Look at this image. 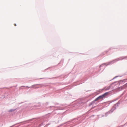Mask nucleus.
Returning a JSON list of instances; mask_svg holds the SVG:
<instances>
[{
  "instance_id": "nucleus-1",
  "label": "nucleus",
  "mask_w": 127,
  "mask_h": 127,
  "mask_svg": "<svg viewBox=\"0 0 127 127\" xmlns=\"http://www.w3.org/2000/svg\"><path fill=\"white\" fill-rule=\"evenodd\" d=\"M108 93H106L102 95L99 96L98 97L96 98L95 99V101H96L99 99H103V98L105 97L107 95Z\"/></svg>"
},
{
  "instance_id": "nucleus-2",
  "label": "nucleus",
  "mask_w": 127,
  "mask_h": 127,
  "mask_svg": "<svg viewBox=\"0 0 127 127\" xmlns=\"http://www.w3.org/2000/svg\"><path fill=\"white\" fill-rule=\"evenodd\" d=\"M110 86H109L108 87H105L104 88V89L105 90H109V89H110Z\"/></svg>"
},
{
  "instance_id": "nucleus-3",
  "label": "nucleus",
  "mask_w": 127,
  "mask_h": 127,
  "mask_svg": "<svg viewBox=\"0 0 127 127\" xmlns=\"http://www.w3.org/2000/svg\"><path fill=\"white\" fill-rule=\"evenodd\" d=\"M13 111V110H9V112H12Z\"/></svg>"
},
{
  "instance_id": "nucleus-4",
  "label": "nucleus",
  "mask_w": 127,
  "mask_h": 127,
  "mask_svg": "<svg viewBox=\"0 0 127 127\" xmlns=\"http://www.w3.org/2000/svg\"><path fill=\"white\" fill-rule=\"evenodd\" d=\"M14 25L15 26H16V24H14Z\"/></svg>"
},
{
  "instance_id": "nucleus-5",
  "label": "nucleus",
  "mask_w": 127,
  "mask_h": 127,
  "mask_svg": "<svg viewBox=\"0 0 127 127\" xmlns=\"http://www.w3.org/2000/svg\"><path fill=\"white\" fill-rule=\"evenodd\" d=\"M32 87H33V86H32Z\"/></svg>"
}]
</instances>
